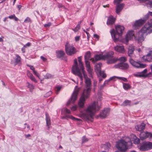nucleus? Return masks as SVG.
I'll list each match as a JSON object with an SVG mask.
<instances>
[{
    "label": "nucleus",
    "instance_id": "423d86ee",
    "mask_svg": "<svg viewBox=\"0 0 152 152\" xmlns=\"http://www.w3.org/2000/svg\"><path fill=\"white\" fill-rule=\"evenodd\" d=\"M116 32L113 29L110 31V33L113 40L115 42L118 41L119 37L121 36L123 31L124 30V26L118 25L115 26Z\"/></svg>",
    "mask_w": 152,
    "mask_h": 152
},
{
    "label": "nucleus",
    "instance_id": "9b49d317",
    "mask_svg": "<svg viewBox=\"0 0 152 152\" xmlns=\"http://www.w3.org/2000/svg\"><path fill=\"white\" fill-rule=\"evenodd\" d=\"M152 148V142H146L143 143L139 149L142 151H145L148 150Z\"/></svg>",
    "mask_w": 152,
    "mask_h": 152
},
{
    "label": "nucleus",
    "instance_id": "1a4fd4ad",
    "mask_svg": "<svg viewBox=\"0 0 152 152\" xmlns=\"http://www.w3.org/2000/svg\"><path fill=\"white\" fill-rule=\"evenodd\" d=\"M77 86L75 87V90L72 95V96L66 103V105H68L70 103H73L76 100L77 95L79 91V88H77Z\"/></svg>",
    "mask_w": 152,
    "mask_h": 152
},
{
    "label": "nucleus",
    "instance_id": "ea45409f",
    "mask_svg": "<svg viewBox=\"0 0 152 152\" xmlns=\"http://www.w3.org/2000/svg\"><path fill=\"white\" fill-rule=\"evenodd\" d=\"M98 74H99L101 76H102V78H105L106 77V74L104 73L103 72L101 71V74H100V73H98Z\"/></svg>",
    "mask_w": 152,
    "mask_h": 152
},
{
    "label": "nucleus",
    "instance_id": "9d476101",
    "mask_svg": "<svg viewBox=\"0 0 152 152\" xmlns=\"http://www.w3.org/2000/svg\"><path fill=\"white\" fill-rule=\"evenodd\" d=\"M110 55L109 54H106L104 55L101 54L96 55L94 56V58H91V60L93 63H94L97 61L101 59H105L108 58Z\"/></svg>",
    "mask_w": 152,
    "mask_h": 152
},
{
    "label": "nucleus",
    "instance_id": "a211bd4d",
    "mask_svg": "<svg viewBox=\"0 0 152 152\" xmlns=\"http://www.w3.org/2000/svg\"><path fill=\"white\" fill-rule=\"evenodd\" d=\"M110 110L109 108H104L99 114V116L102 118H105L109 114Z\"/></svg>",
    "mask_w": 152,
    "mask_h": 152
},
{
    "label": "nucleus",
    "instance_id": "3c124183",
    "mask_svg": "<svg viewBox=\"0 0 152 152\" xmlns=\"http://www.w3.org/2000/svg\"><path fill=\"white\" fill-rule=\"evenodd\" d=\"M76 108H77L76 106H72L71 108V109L72 111H75V110H76Z\"/></svg>",
    "mask_w": 152,
    "mask_h": 152
},
{
    "label": "nucleus",
    "instance_id": "de8ad7c7",
    "mask_svg": "<svg viewBox=\"0 0 152 152\" xmlns=\"http://www.w3.org/2000/svg\"><path fill=\"white\" fill-rule=\"evenodd\" d=\"M30 79L35 83H37V80L35 79L34 77L33 76H32Z\"/></svg>",
    "mask_w": 152,
    "mask_h": 152
},
{
    "label": "nucleus",
    "instance_id": "f03ea898",
    "mask_svg": "<svg viewBox=\"0 0 152 152\" xmlns=\"http://www.w3.org/2000/svg\"><path fill=\"white\" fill-rule=\"evenodd\" d=\"M130 136L131 138L128 137H125L116 142V147L121 152H125L132 145L131 140L135 144H138L140 143V139L137 138L134 134H132Z\"/></svg>",
    "mask_w": 152,
    "mask_h": 152
},
{
    "label": "nucleus",
    "instance_id": "c756f323",
    "mask_svg": "<svg viewBox=\"0 0 152 152\" xmlns=\"http://www.w3.org/2000/svg\"><path fill=\"white\" fill-rule=\"evenodd\" d=\"M123 88L125 90H128L131 88V86L128 83H123Z\"/></svg>",
    "mask_w": 152,
    "mask_h": 152
},
{
    "label": "nucleus",
    "instance_id": "5701e85b",
    "mask_svg": "<svg viewBox=\"0 0 152 152\" xmlns=\"http://www.w3.org/2000/svg\"><path fill=\"white\" fill-rule=\"evenodd\" d=\"M102 66L101 63H99L95 65V70L97 74L100 73L101 72V67Z\"/></svg>",
    "mask_w": 152,
    "mask_h": 152
},
{
    "label": "nucleus",
    "instance_id": "4be33fe9",
    "mask_svg": "<svg viewBox=\"0 0 152 152\" xmlns=\"http://www.w3.org/2000/svg\"><path fill=\"white\" fill-rule=\"evenodd\" d=\"M147 72V69H145L141 72H137L134 74V75L136 77H144V76H145L144 72Z\"/></svg>",
    "mask_w": 152,
    "mask_h": 152
},
{
    "label": "nucleus",
    "instance_id": "09e8293b",
    "mask_svg": "<svg viewBox=\"0 0 152 152\" xmlns=\"http://www.w3.org/2000/svg\"><path fill=\"white\" fill-rule=\"evenodd\" d=\"M27 66L29 67L30 68V69L32 70L33 72H34V71H35V69L34 67H33V66L30 65L28 64L27 65Z\"/></svg>",
    "mask_w": 152,
    "mask_h": 152
},
{
    "label": "nucleus",
    "instance_id": "f257e3e1",
    "mask_svg": "<svg viewBox=\"0 0 152 152\" xmlns=\"http://www.w3.org/2000/svg\"><path fill=\"white\" fill-rule=\"evenodd\" d=\"M77 58L80 68L82 70L83 75L86 84L85 87L78 102L79 107H83L84 106L86 99L88 98L90 95L91 90V81L90 79L88 77L87 75L84 72L83 64L81 61V56Z\"/></svg>",
    "mask_w": 152,
    "mask_h": 152
},
{
    "label": "nucleus",
    "instance_id": "69168bd1",
    "mask_svg": "<svg viewBox=\"0 0 152 152\" xmlns=\"http://www.w3.org/2000/svg\"><path fill=\"white\" fill-rule=\"evenodd\" d=\"M26 48L24 46L22 48L21 50L23 53H24L25 52V49Z\"/></svg>",
    "mask_w": 152,
    "mask_h": 152
},
{
    "label": "nucleus",
    "instance_id": "20e7f679",
    "mask_svg": "<svg viewBox=\"0 0 152 152\" xmlns=\"http://www.w3.org/2000/svg\"><path fill=\"white\" fill-rule=\"evenodd\" d=\"M151 32H152V19L150 20L148 23L146 24L136 34V39L138 42H142L144 40V34H146L147 35Z\"/></svg>",
    "mask_w": 152,
    "mask_h": 152
},
{
    "label": "nucleus",
    "instance_id": "a18cd8bd",
    "mask_svg": "<svg viewBox=\"0 0 152 152\" xmlns=\"http://www.w3.org/2000/svg\"><path fill=\"white\" fill-rule=\"evenodd\" d=\"M51 25V23L50 22H49L45 24L44 25V27H48L50 26Z\"/></svg>",
    "mask_w": 152,
    "mask_h": 152
},
{
    "label": "nucleus",
    "instance_id": "dca6fc26",
    "mask_svg": "<svg viewBox=\"0 0 152 152\" xmlns=\"http://www.w3.org/2000/svg\"><path fill=\"white\" fill-rule=\"evenodd\" d=\"M88 60H85L86 67L87 70L89 74V76L91 77H92V70L91 69L90 62Z\"/></svg>",
    "mask_w": 152,
    "mask_h": 152
},
{
    "label": "nucleus",
    "instance_id": "2f4dec72",
    "mask_svg": "<svg viewBox=\"0 0 152 152\" xmlns=\"http://www.w3.org/2000/svg\"><path fill=\"white\" fill-rule=\"evenodd\" d=\"M131 101L128 100H125L121 104L123 106H126L127 105H130Z\"/></svg>",
    "mask_w": 152,
    "mask_h": 152
},
{
    "label": "nucleus",
    "instance_id": "cd10ccee",
    "mask_svg": "<svg viewBox=\"0 0 152 152\" xmlns=\"http://www.w3.org/2000/svg\"><path fill=\"white\" fill-rule=\"evenodd\" d=\"M64 118H66V119L68 118H70L73 120H76L77 121H81V119L78 118H76L71 115H65V116L64 117Z\"/></svg>",
    "mask_w": 152,
    "mask_h": 152
},
{
    "label": "nucleus",
    "instance_id": "13d9d810",
    "mask_svg": "<svg viewBox=\"0 0 152 152\" xmlns=\"http://www.w3.org/2000/svg\"><path fill=\"white\" fill-rule=\"evenodd\" d=\"M14 15H15L14 14H13L12 15H10V16H9L8 18H9L10 19H13V18H14Z\"/></svg>",
    "mask_w": 152,
    "mask_h": 152
},
{
    "label": "nucleus",
    "instance_id": "7ed1b4c3",
    "mask_svg": "<svg viewBox=\"0 0 152 152\" xmlns=\"http://www.w3.org/2000/svg\"><path fill=\"white\" fill-rule=\"evenodd\" d=\"M100 109V107L98 105L97 103L94 102L88 106L85 110V113H81L80 116L84 120L92 122L93 116L96 112L99 111Z\"/></svg>",
    "mask_w": 152,
    "mask_h": 152
},
{
    "label": "nucleus",
    "instance_id": "a19ab883",
    "mask_svg": "<svg viewBox=\"0 0 152 152\" xmlns=\"http://www.w3.org/2000/svg\"><path fill=\"white\" fill-rule=\"evenodd\" d=\"M88 141V139L85 137L83 136L82 138V142L83 143Z\"/></svg>",
    "mask_w": 152,
    "mask_h": 152
},
{
    "label": "nucleus",
    "instance_id": "49530a36",
    "mask_svg": "<svg viewBox=\"0 0 152 152\" xmlns=\"http://www.w3.org/2000/svg\"><path fill=\"white\" fill-rule=\"evenodd\" d=\"M27 76L30 78H31L32 76H33V75L32 73H31L30 72H28L27 73Z\"/></svg>",
    "mask_w": 152,
    "mask_h": 152
},
{
    "label": "nucleus",
    "instance_id": "338daca9",
    "mask_svg": "<svg viewBox=\"0 0 152 152\" xmlns=\"http://www.w3.org/2000/svg\"><path fill=\"white\" fill-rule=\"evenodd\" d=\"M97 81L96 80H94V86H96V84H97Z\"/></svg>",
    "mask_w": 152,
    "mask_h": 152
},
{
    "label": "nucleus",
    "instance_id": "aec40b11",
    "mask_svg": "<svg viewBox=\"0 0 152 152\" xmlns=\"http://www.w3.org/2000/svg\"><path fill=\"white\" fill-rule=\"evenodd\" d=\"M150 134V133L148 132H141L140 135V137L141 140H143L149 137Z\"/></svg>",
    "mask_w": 152,
    "mask_h": 152
},
{
    "label": "nucleus",
    "instance_id": "4c0bfd02",
    "mask_svg": "<svg viewBox=\"0 0 152 152\" xmlns=\"http://www.w3.org/2000/svg\"><path fill=\"white\" fill-rule=\"evenodd\" d=\"M147 72H144L145 76H144V77H150L152 76V74L151 72H149L148 74L146 73Z\"/></svg>",
    "mask_w": 152,
    "mask_h": 152
},
{
    "label": "nucleus",
    "instance_id": "c9c22d12",
    "mask_svg": "<svg viewBox=\"0 0 152 152\" xmlns=\"http://www.w3.org/2000/svg\"><path fill=\"white\" fill-rule=\"evenodd\" d=\"M117 78L119 80H122L124 82H128L127 79L124 77H117Z\"/></svg>",
    "mask_w": 152,
    "mask_h": 152
},
{
    "label": "nucleus",
    "instance_id": "a878e982",
    "mask_svg": "<svg viewBox=\"0 0 152 152\" xmlns=\"http://www.w3.org/2000/svg\"><path fill=\"white\" fill-rule=\"evenodd\" d=\"M15 56L16 58L15 59V65L18 64H21V58L20 57L18 54H16Z\"/></svg>",
    "mask_w": 152,
    "mask_h": 152
},
{
    "label": "nucleus",
    "instance_id": "5fc2aeb1",
    "mask_svg": "<svg viewBox=\"0 0 152 152\" xmlns=\"http://www.w3.org/2000/svg\"><path fill=\"white\" fill-rule=\"evenodd\" d=\"M40 58L44 62L45 61L47 60V59L46 58L44 57L43 56H40Z\"/></svg>",
    "mask_w": 152,
    "mask_h": 152
},
{
    "label": "nucleus",
    "instance_id": "052dcab7",
    "mask_svg": "<svg viewBox=\"0 0 152 152\" xmlns=\"http://www.w3.org/2000/svg\"><path fill=\"white\" fill-rule=\"evenodd\" d=\"M13 19L15 21H17L18 20V18L15 16V15H14V18Z\"/></svg>",
    "mask_w": 152,
    "mask_h": 152
},
{
    "label": "nucleus",
    "instance_id": "6e6d98bb",
    "mask_svg": "<svg viewBox=\"0 0 152 152\" xmlns=\"http://www.w3.org/2000/svg\"><path fill=\"white\" fill-rule=\"evenodd\" d=\"M31 44L30 42H28L26 44L24 45V46L26 48L27 47H29L31 45Z\"/></svg>",
    "mask_w": 152,
    "mask_h": 152
},
{
    "label": "nucleus",
    "instance_id": "393cba45",
    "mask_svg": "<svg viewBox=\"0 0 152 152\" xmlns=\"http://www.w3.org/2000/svg\"><path fill=\"white\" fill-rule=\"evenodd\" d=\"M145 126V124L143 123H142L140 125H138L135 127L136 130L139 131H141L144 129Z\"/></svg>",
    "mask_w": 152,
    "mask_h": 152
},
{
    "label": "nucleus",
    "instance_id": "39448f33",
    "mask_svg": "<svg viewBox=\"0 0 152 152\" xmlns=\"http://www.w3.org/2000/svg\"><path fill=\"white\" fill-rule=\"evenodd\" d=\"M134 47L133 46H130L128 49V56L130 57L129 60V62L130 64L134 67L137 68H142L146 67L145 64L140 63V62H137L134 61L131 57L133 54L134 50Z\"/></svg>",
    "mask_w": 152,
    "mask_h": 152
},
{
    "label": "nucleus",
    "instance_id": "79ce46f5",
    "mask_svg": "<svg viewBox=\"0 0 152 152\" xmlns=\"http://www.w3.org/2000/svg\"><path fill=\"white\" fill-rule=\"evenodd\" d=\"M52 93V92L50 91L45 94L44 96V97H48L49 96H50V95H51Z\"/></svg>",
    "mask_w": 152,
    "mask_h": 152
},
{
    "label": "nucleus",
    "instance_id": "c85d7f7f",
    "mask_svg": "<svg viewBox=\"0 0 152 152\" xmlns=\"http://www.w3.org/2000/svg\"><path fill=\"white\" fill-rule=\"evenodd\" d=\"M91 54L90 51H87L86 52L84 56L85 60H91Z\"/></svg>",
    "mask_w": 152,
    "mask_h": 152
},
{
    "label": "nucleus",
    "instance_id": "6e6552de",
    "mask_svg": "<svg viewBox=\"0 0 152 152\" xmlns=\"http://www.w3.org/2000/svg\"><path fill=\"white\" fill-rule=\"evenodd\" d=\"M65 50L66 54L69 56L74 54L77 51L72 44H69L67 42L65 45Z\"/></svg>",
    "mask_w": 152,
    "mask_h": 152
},
{
    "label": "nucleus",
    "instance_id": "473e14b6",
    "mask_svg": "<svg viewBox=\"0 0 152 152\" xmlns=\"http://www.w3.org/2000/svg\"><path fill=\"white\" fill-rule=\"evenodd\" d=\"M53 76L52 75L49 73H47L44 76V78L46 79L51 78H53Z\"/></svg>",
    "mask_w": 152,
    "mask_h": 152
},
{
    "label": "nucleus",
    "instance_id": "ddd939ff",
    "mask_svg": "<svg viewBox=\"0 0 152 152\" xmlns=\"http://www.w3.org/2000/svg\"><path fill=\"white\" fill-rule=\"evenodd\" d=\"M116 68H119L123 70H126L129 68V64L127 63H120L114 66Z\"/></svg>",
    "mask_w": 152,
    "mask_h": 152
},
{
    "label": "nucleus",
    "instance_id": "f8f14e48",
    "mask_svg": "<svg viewBox=\"0 0 152 152\" xmlns=\"http://www.w3.org/2000/svg\"><path fill=\"white\" fill-rule=\"evenodd\" d=\"M110 53H107L106 54H109L110 55L108 58H106L107 59V63L108 64L114 63L118 60L117 58H113V55L114 53L113 52H111Z\"/></svg>",
    "mask_w": 152,
    "mask_h": 152
},
{
    "label": "nucleus",
    "instance_id": "e433bc0d",
    "mask_svg": "<svg viewBox=\"0 0 152 152\" xmlns=\"http://www.w3.org/2000/svg\"><path fill=\"white\" fill-rule=\"evenodd\" d=\"M80 26L79 25H77L75 28L72 29V30L75 32L77 31L80 29Z\"/></svg>",
    "mask_w": 152,
    "mask_h": 152
},
{
    "label": "nucleus",
    "instance_id": "2eb2a0df",
    "mask_svg": "<svg viewBox=\"0 0 152 152\" xmlns=\"http://www.w3.org/2000/svg\"><path fill=\"white\" fill-rule=\"evenodd\" d=\"M114 49L116 52L121 53H124L125 51L124 46L121 44L116 45L114 47Z\"/></svg>",
    "mask_w": 152,
    "mask_h": 152
},
{
    "label": "nucleus",
    "instance_id": "0e129e2a",
    "mask_svg": "<svg viewBox=\"0 0 152 152\" xmlns=\"http://www.w3.org/2000/svg\"><path fill=\"white\" fill-rule=\"evenodd\" d=\"M152 55V50L150 51V53H149L146 56H150Z\"/></svg>",
    "mask_w": 152,
    "mask_h": 152
},
{
    "label": "nucleus",
    "instance_id": "58836bf2",
    "mask_svg": "<svg viewBox=\"0 0 152 152\" xmlns=\"http://www.w3.org/2000/svg\"><path fill=\"white\" fill-rule=\"evenodd\" d=\"M25 23H31V19L28 17H27L24 21Z\"/></svg>",
    "mask_w": 152,
    "mask_h": 152
},
{
    "label": "nucleus",
    "instance_id": "e2e57ef3",
    "mask_svg": "<svg viewBox=\"0 0 152 152\" xmlns=\"http://www.w3.org/2000/svg\"><path fill=\"white\" fill-rule=\"evenodd\" d=\"M94 36L95 38H96V39H98L99 38V36L97 34H94Z\"/></svg>",
    "mask_w": 152,
    "mask_h": 152
},
{
    "label": "nucleus",
    "instance_id": "72a5a7b5",
    "mask_svg": "<svg viewBox=\"0 0 152 152\" xmlns=\"http://www.w3.org/2000/svg\"><path fill=\"white\" fill-rule=\"evenodd\" d=\"M27 84H28L27 87L28 88L30 89V90H33L34 89V87L33 84H30L29 82H27Z\"/></svg>",
    "mask_w": 152,
    "mask_h": 152
},
{
    "label": "nucleus",
    "instance_id": "0eeeda50",
    "mask_svg": "<svg viewBox=\"0 0 152 152\" xmlns=\"http://www.w3.org/2000/svg\"><path fill=\"white\" fill-rule=\"evenodd\" d=\"M74 61L75 65L72 67V72L74 74L79 76L81 80L82 81L83 80L82 74L80 72V69L78 68L77 59H74Z\"/></svg>",
    "mask_w": 152,
    "mask_h": 152
},
{
    "label": "nucleus",
    "instance_id": "603ef678",
    "mask_svg": "<svg viewBox=\"0 0 152 152\" xmlns=\"http://www.w3.org/2000/svg\"><path fill=\"white\" fill-rule=\"evenodd\" d=\"M64 111H65V112L67 113L70 114L71 113L70 111L67 108H65V109Z\"/></svg>",
    "mask_w": 152,
    "mask_h": 152
},
{
    "label": "nucleus",
    "instance_id": "4d7b16f0",
    "mask_svg": "<svg viewBox=\"0 0 152 152\" xmlns=\"http://www.w3.org/2000/svg\"><path fill=\"white\" fill-rule=\"evenodd\" d=\"M80 38V37L79 36H77L75 37V40L77 41L79 40Z\"/></svg>",
    "mask_w": 152,
    "mask_h": 152
},
{
    "label": "nucleus",
    "instance_id": "864d4df0",
    "mask_svg": "<svg viewBox=\"0 0 152 152\" xmlns=\"http://www.w3.org/2000/svg\"><path fill=\"white\" fill-rule=\"evenodd\" d=\"M117 77H116L115 76H114L111 77L109 79V80H110V81L111 80H114V79L115 78H117Z\"/></svg>",
    "mask_w": 152,
    "mask_h": 152
},
{
    "label": "nucleus",
    "instance_id": "4468645a",
    "mask_svg": "<svg viewBox=\"0 0 152 152\" xmlns=\"http://www.w3.org/2000/svg\"><path fill=\"white\" fill-rule=\"evenodd\" d=\"M57 57L65 61H67V58L66 56H64L65 53L64 51L62 50H57L56 52Z\"/></svg>",
    "mask_w": 152,
    "mask_h": 152
},
{
    "label": "nucleus",
    "instance_id": "bf43d9fd",
    "mask_svg": "<svg viewBox=\"0 0 152 152\" xmlns=\"http://www.w3.org/2000/svg\"><path fill=\"white\" fill-rule=\"evenodd\" d=\"M110 81V80H109V79L108 80H106L104 83V85H105V84H107Z\"/></svg>",
    "mask_w": 152,
    "mask_h": 152
},
{
    "label": "nucleus",
    "instance_id": "6ab92c4d",
    "mask_svg": "<svg viewBox=\"0 0 152 152\" xmlns=\"http://www.w3.org/2000/svg\"><path fill=\"white\" fill-rule=\"evenodd\" d=\"M134 35V34L133 31H129L127 33L126 35L125 38L126 44L128 43L129 40L132 38Z\"/></svg>",
    "mask_w": 152,
    "mask_h": 152
},
{
    "label": "nucleus",
    "instance_id": "bb28decb",
    "mask_svg": "<svg viewBox=\"0 0 152 152\" xmlns=\"http://www.w3.org/2000/svg\"><path fill=\"white\" fill-rule=\"evenodd\" d=\"M115 21V18L113 17H109L107 22V24L108 25H111L113 24Z\"/></svg>",
    "mask_w": 152,
    "mask_h": 152
},
{
    "label": "nucleus",
    "instance_id": "8fccbe9b",
    "mask_svg": "<svg viewBox=\"0 0 152 152\" xmlns=\"http://www.w3.org/2000/svg\"><path fill=\"white\" fill-rule=\"evenodd\" d=\"M34 74L36 75L39 78V73H38L35 70L33 72Z\"/></svg>",
    "mask_w": 152,
    "mask_h": 152
},
{
    "label": "nucleus",
    "instance_id": "680f3d73",
    "mask_svg": "<svg viewBox=\"0 0 152 152\" xmlns=\"http://www.w3.org/2000/svg\"><path fill=\"white\" fill-rule=\"evenodd\" d=\"M140 2H145L146 1H148V0H137Z\"/></svg>",
    "mask_w": 152,
    "mask_h": 152
},
{
    "label": "nucleus",
    "instance_id": "c03bdc74",
    "mask_svg": "<svg viewBox=\"0 0 152 152\" xmlns=\"http://www.w3.org/2000/svg\"><path fill=\"white\" fill-rule=\"evenodd\" d=\"M146 5L147 6H149L150 7L152 8V1H149L146 4Z\"/></svg>",
    "mask_w": 152,
    "mask_h": 152
},
{
    "label": "nucleus",
    "instance_id": "412c9836",
    "mask_svg": "<svg viewBox=\"0 0 152 152\" xmlns=\"http://www.w3.org/2000/svg\"><path fill=\"white\" fill-rule=\"evenodd\" d=\"M116 4V12L117 14H119L122 10L124 7V4L123 3Z\"/></svg>",
    "mask_w": 152,
    "mask_h": 152
},
{
    "label": "nucleus",
    "instance_id": "b1692460",
    "mask_svg": "<svg viewBox=\"0 0 152 152\" xmlns=\"http://www.w3.org/2000/svg\"><path fill=\"white\" fill-rule=\"evenodd\" d=\"M45 116V120L46 122V126L48 127V130H49L50 128V126L51 124L50 118L48 114L46 113Z\"/></svg>",
    "mask_w": 152,
    "mask_h": 152
},
{
    "label": "nucleus",
    "instance_id": "7c9ffc66",
    "mask_svg": "<svg viewBox=\"0 0 152 152\" xmlns=\"http://www.w3.org/2000/svg\"><path fill=\"white\" fill-rule=\"evenodd\" d=\"M127 58L124 56L121 57L118 59V60L121 62V63H124L127 60Z\"/></svg>",
    "mask_w": 152,
    "mask_h": 152
},
{
    "label": "nucleus",
    "instance_id": "f3484780",
    "mask_svg": "<svg viewBox=\"0 0 152 152\" xmlns=\"http://www.w3.org/2000/svg\"><path fill=\"white\" fill-rule=\"evenodd\" d=\"M145 22V20L142 19L136 20L133 26V28L135 29H137L139 27L142 26Z\"/></svg>",
    "mask_w": 152,
    "mask_h": 152
},
{
    "label": "nucleus",
    "instance_id": "f704fd0d",
    "mask_svg": "<svg viewBox=\"0 0 152 152\" xmlns=\"http://www.w3.org/2000/svg\"><path fill=\"white\" fill-rule=\"evenodd\" d=\"M61 88V87L59 86H57L55 88V91H56V93L57 94H58V92L60 91Z\"/></svg>",
    "mask_w": 152,
    "mask_h": 152
},
{
    "label": "nucleus",
    "instance_id": "774afa93",
    "mask_svg": "<svg viewBox=\"0 0 152 152\" xmlns=\"http://www.w3.org/2000/svg\"><path fill=\"white\" fill-rule=\"evenodd\" d=\"M17 7L18 10H20L21 7V6L20 5H17Z\"/></svg>",
    "mask_w": 152,
    "mask_h": 152
},
{
    "label": "nucleus",
    "instance_id": "37998d69",
    "mask_svg": "<svg viewBox=\"0 0 152 152\" xmlns=\"http://www.w3.org/2000/svg\"><path fill=\"white\" fill-rule=\"evenodd\" d=\"M123 0H114L113 3L115 4H119Z\"/></svg>",
    "mask_w": 152,
    "mask_h": 152
}]
</instances>
